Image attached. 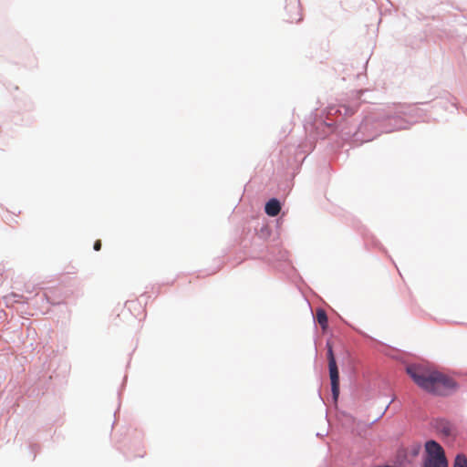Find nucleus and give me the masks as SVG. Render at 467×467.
Masks as SVG:
<instances>
[{
    "instance_id": "1",
    "label": "nucleus",
    "mask_w": 467,
    "mask_h": 467,
    "mask_svg": "<svg viewBox=\"0 0 467 467\" xmlns=\"http://www.w3.org/2000/svg\"><path fill=\"white\" fill-rule=\"evenodd\" d=\"M406 371L419 388L433 395L447 396L458 387L452 378L424 366L410 365Z\"/></svg>"
},
{
    "instance_id": "2",
    "label": "nucleus",
    "mask_w": 467,
    "mask_h": 467,
    "mask_svg": "<svg viewBox=\"0 0 467 467\" xmlns=\"http://www.w3.org/2000/svg\"><path fill=\"white\" fill-rule=\"evenodd\" d=\"M425 449L429 457L425 461L423 467H448L444 451L438 442L429 441L425 444Z\"/></svg>"
},
{
    "instance_id": "3",
    "label": "nucleus",
    "mask_w": 467,
    "mask_h": 467,
    "mask_svg": "<svg viewBox=\"0 0 467 467\" xmlns=\"http://www.w3.org/2000/svg\"><path fill=\"white\" fill-rule=\"evenodd\" d=\"M327 359H328V368H329V376L331 380V390L332 395L335 400H337L339 395V373L337 366L336 358L333 353V348L330 342L327 343Z\"/></svg>"
},
{
    "instance_id": "4",
    "label": "nucleus",
    "mask_w": 467,
    "mask_h": 467,
    "mask_svg": "<svg viewBox=\"0 0 467 467\" xmlns=\"http://www.w3.org/2000/svg\"><path fill=\"white\" fill-rule=\"evenodd\" d=\"M281 210L280 202L276 199H271L266 204H265V213L269 216H276Z\"/></svg>"
},
{
    "instance_id": "5",
    "label": "nucleus",
    "mask_w": 467,
    "mask_h": 467,
    "mask_svg": "<svg viewBox=\"0 0 467 467\" xmlns=\"http://www.w3.org/2000/svg\"><path fill=\"white\" fill-rule=\"evenodd\" d=\"M317 320L321 326L322 329L325 330L327 327V316L325 310L319 308L317 310Z\"/></svg>"
},
{
    "instance_id": "6",
    "label": "nucleus",
    "mask_w": 467,
    "mask_h": 467,
    "mask_svg": "<svg viewBox=\"0 0 467 467\" xmlns=\"http://www.w3.org/2000/svg\"><path fill=\"white\" fill-rule=\"evenodd\" d=\"M453 467H467V457L464 454H458L455 457Z\"/></svg>"
},
{
    "instance_id": "7",
    "label": "nucleus",
    "mask_w": 467,
    "mask_h": 467,
    "mask_svg": "<svg viewBox=\"0 0 467 467\" xmlns=\"http://www.w3.org/2000/svg\"><path fill=\"white\" fill-rule=\"evenodd\" d=\"M439 429L443 434L447 436L451 435L452 431L451 425L447 421H441Z\"/></svg>"
},
{
    "instance_id": "8",
    "label": "nucleus",
    "mask_w": 467,
    "mask_h": 467,
    "mask_svg": "<svg viewBox=\"0 0 467 467\" xmlns=\"http://www.w3.org/2000/svg\"><path fill=\"white\" fill-rule=\"evenodd\" d=\"M101 249V241L100 240H97L94 244V250L95 251H99Z\"/></svg>"
}]
</instances>
